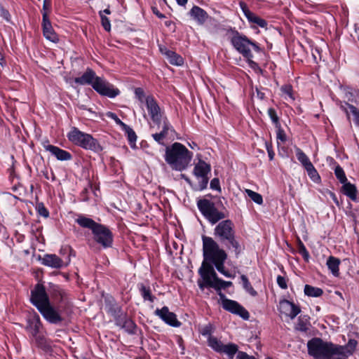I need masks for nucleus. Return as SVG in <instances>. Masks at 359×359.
Instances as JSON below:
<instances>
[{
	"mask_svg": "<svg viewBox=\"0 0 359 359\" xmlns=\"http://www.w3.org/2000/svg\"><path fill=\"white\" fill-rule=\"evenodd\" d=\"M201 333L203 336H208V337H210L211 336V333H212V326H211V325L209 324V325L205 326L202 329Z\"/></svg>",
	"mask_w": 359,
	"mask_h": 359,
	"instance_id": "nucleus-57",
	"label": "nucleus"
},
{
	"mask_svg": "<svg viewBox=\"0 0 359 359\" xmlns=\"http://www.w3.org/2000/svg\"><path fill=\"white\" fill-rule=\"evenodd\" d=\"M198 274L202 280H198V285L201 290L205 287H212L217 291H220L224 287V280L218 278L212 266L205 262H202L198 269Z\"/></svg>",
	"mask_w": 359,
	"mask_h": 359,
	"instance_id": "nucleus-7",
	"label": "nucleus"
},
{
	"mask_svg": "<svg viewBox=\"0 0 359 359\" xmlns=\"http://www.w3.org/2000/svg\"><path fill=\"white\" fill-rule=\"evenodd\" d=\"M278 310L281 314L293 320L301 312L300 307L294 303L287 299L279 302Z\"/></svg>",
	"mask_w": 359,
	"mask_h": 359,
	"instance_id": "nucleus-17",
	"label": "nucleus"
},
{
	"mask_svg": "<svg viewBox=\"0 0 359 359\" xmlns=\"http://www.w3.org/2000/svg\"><path fill=\"white\" fill-rule=\"evenodd\" d=\"M296 329L302 332H306L309 330V326L307 323L299 318L296 325Z\"/></svg>",
	"mask_w": 359,
	"mask_h": 359,
	"instance_id": "nucleus-52",
	"label": "nucleus"
},
{
	"mask_svg": "<svg viewBox=\"0 0 359 359\" xmlns=\"http://www.w3.org/2000/svg\"><path fill=\"white\" fill-rule=\"evenodd\" d=\"M97 77L95 72L92 69L88 68L82 76L74 79V82L81 86L90 85L93 87Z\"/></svg>",
	"mask_w": 359,
	"mask_h": 359,
	"instance_id": "nucleus-23",
	"label": "nucleus"
},
{
	"mask_svg": "<svg viewBox=\"0 0 359 359\" xmlns=\"http://www.w3.org/2000/svg\"><path fill=\"white\" fill-rule=\"evenodd\" d=\"M111 13V11L109 8H106L103 11H101L99 12V15L101 16V14L102 15H109Z\"/></svg>",
	"mask_w": 359,
	"mask_h": 359,
	"instance_id": "nucleus-63",
	"label": "nucleus"
},
{
	"mask_svg": "<svg viewBox=\"0 0 359 359\" xmlns=\"http://www.w3.org/2000/svg\"><path fill=\"white\" fill-rule=\"evenodd\" d=\"M33 338L35 339L38 346H42L44 344V338L43 336L39 334V333L36 335V337H33Z\"/></svg>",
	"mask_w": 359,
	"mask_h": 359,
	"instance_id": "nucleus-60",
	"label": "nucleus"
},
{
	"mask_svg": "<svg viewBox=\"0 0 359 359\" xmlns=\"http://www.w3.org/2000/svg\"><path fill=\"white\" fill-rule=\"evenodd\" d=\"M138 287L140 292V294L144 301H149L150 302H154L155 300V297L151 294V290L149 287H146L144 284L141 283L138 285Z\"/></svg>",
	"mask_w": 359,
	"mask_h": 359,
	"instance_id": "nucleus-31",
	"label": "nucleus"
},
{
	"mask_svg": "<svg viewBox=\"0 0 359 359\" xmlns=\"http://www.w3.org/2000/svg\"><path fill=\"white\" fill-rule=\"evenodd\" d=\"M75 221L81 227L91 230L95 242L103 248H109L112 246L114 235L107 226L97 223L83 215H79Z\"/></svg>",
	"mask_w": 359,
	"mask_h": 359,
	"instance_id": "nucleus-2",
	"label": "nucleus"
},
{
	"mask_svg": "<svg viewBox=\"0 0 359 359\" xmlns=\"http://www.w3.org/2000/svg\"><path fill=\"white\" fill-rule=\"evenodd\" d=\"M154 314L170 326L179 327L182 324L177 320L176 314L170 312L168 306H165L161 309H156Z\"/></svg>",
	"mask_w": 359,
	"mask_h": 359,
	"instance_id": "nucleus-15",
	"label": "nucleus"
},
{
	"mask_svg": "<svg viewBox=\"0 0 359 359\" xmlns=\"http://www.w3.org/2000/svg\"><path fill=\"white\" fill-rule=\"evenodd\" d=\"M41 264L53 269H60L65 266L64 261L55 254H46L42 259Z\"/></svg>",
	"mask_w": 359,
	"mask_h": 359,
	"instance_id": "nucleus-22",
	"label": "nucleus"
},
{
	"mask_svg": "<svg viewBox=\"0 0 359 359\" xmlns=\"http://www.w3.org/2000/svg\"><path fill=\"white\" fill-rule=\"evenodd\" d=\"M305 170L313 182L318 183L320 181V177L312 163L305 168Z\"/></svg>",
	"mask_w": 359,
	"mask_h": 359,
	"instance_id": "nucleus-36",
	"label": "nucleus"
},
{
	"mask_svg": "<svg viewBox=\"0 0 359 359\" xmlns=\"http://www.w3.org/2000/svg\"><path fill=\"white\" fill-rule=\"evenodd\" d=\"M239 4L245 17L250 23L255 24L262 28H264L267 26L266 21L250 11L245 3L241 1Z\"/></svg>",
	"mask_w": 359,
	"mask_h": 359,
	"instance_id": "nucleus-20",
	"label": "nucleus"
},
{
	"mask_svg": "<svg viewBox=\"0 0 359 359\" xmlns=\"http://www.w3.org/2000/svg\"><path fill=\"white\" fill-rule=\"evenodd\" d=\"M219 295L222 299V305L225 310L238 315L244 320H248L249 318V312L238 302L224 298V295L221 292H219Z\"/></svg>",
	"mask_w": 359,
	"mask_h": 359,
	"instance_id": "nucleus-14",
	"label": "nucleus"
},
{
	"mask_svg": "<svg viewBox=\"0 0 359 359\" xmlns=\"http://www.w3.org/2000/svg\"><path fill=\"white\" fill-rule=\"evenodd\" d=\"M121 328L124 329L130 334H134L136 329V325L130 318H128L127 320H125V323Z\"/></svg>",
	"mask_w": 359,
	"mask_h": 359,
	"instance_id": "nucleus-41",
	"label": "nucleus"
},
{
	"mask_svg": "<svg viewBox=\"0 0 359 359\" xmlns=\"http://www.w3.org/2000/svg\"><path fill=\"white\" fill-rule=\"evenodd\" d=\"M358 342L356 340L351 339L345 346L336 344L337 355L343 356L344 358H348L352 355L356 348Z\"/></svg>",
	"mask_w": 359,
	"mask_h": 359,
	"instance_id": "nucleus-21",
	"label": "nucleus"
},
{
	"mask_svg": "<svg viewBox=\"0 0 359 359\" xmlns=\"http://www.w3.org/2000/svg\"><path fill=\"white\" fill-rule=\"evenodd\" d=\"M334 174L337 180L342 184L347 181L344 169L340 165H337L334 169Z\"/></svg>",
	"mask_w": 359,
	"mask_h": 359,
	"instance_id": "nucleus-42",
	"label": "nucleus"
},
{
	"mask_svg": "<svg viewBox=\"0 0 359 359\" xmlns=\"http://www.w3.org/2000/svg\"><path fill=\"white\" fill-rule=\"evenodd\" d=\"M135 95L140 102L142 104L145 103L147 95H145L144 90L142 88H136L135 89Z\"/></svg>",
	"mask_w": 359,
	"mask_h": 359,
	"instance_id": "nucleus-46",
	"label": "nucleus"
},
{
	"mask_svg": "<svg viewBox=\"0 0 359 359\" xmlns=\"http://www.w3.org/2000/svg\"><path fill=\"white\" fill-rule=\"evenodd\" d=\"M276 128H277V133H276L277 140H280L283 143L285 142L287 140V136H286V134H285L284 130L281 128V125H280V126Z\"/></svg>",
	"mask_w": 359,
	"mask_h": 359,
	"instance_id": "nucleus-49",
	"label": "nucleus"
},
{
	"mask_svg": "<svg viewBox=\"0 0 359 359\" xmlns=\"http://www.w3.org/2000/svg\"><path fill=\"white\" fill-rule=\"evenodd\" d=\"M268 115L270 117L271 121L275 125L276 128H278L280 125V123L279 121V118L276 114V110L273 108H269L268 109Z\"/></svg>",
	"mask_w": 359,
	"mask_h": 359,
	"instance_id": "nucleus-43",
	"label": "nucleus"
},
{
	"mask_svg": "<svg viewBox=\"0 0 359 359\" xmlns=\"http://www.w3.org/2000/svg\"><path fill=\"white\" fill-rule=\"evenodd\" d=\"M281 91L288 95L292 100H294V97H292V86L290 85H285L281 87Z\"/></svg>",
	"mask_w": 359,
	"mask_h": 359,
	"instance_id": "nucleus-53",
	"label": "nucleus"
},
{
	"mask_svg": "<svg viewBox=\"0 0 359 359\" xmlns=\"http://www.w3.org/2000/svg\"><path fill=\"white\" fill-rule=\"evenodd\" d=\"M46 151H49L59 161H69L72 159V154L67 151L63 150L58 147L50 144L48 141L42 143Z\"/></svg>",
	"mask_w": 359,
	"mask_h": 359,
	"instance_id": "nucleus-19",
	"label": "nucleus"
},
{
	"mask_svg": "<svg viewBox=\"0 0 359 359\" xmlns=\"http://www.w3.org/2000/svg\"><path fill=\"white\" fill-rule=\"evenodd\" d=\"M41 327V323L39 317L36 318L29 320L26 326L27 331L32 335V337H36L39 333V329Z\"/></svg>",
	"mask_w": 359,
	"mask_h": 359,
	"instance_id": "nucleus-27",
	"label": "nucleus"
},
{
	"mask_svg": "<svg viewBox=\"0 0 359 359\" xmlns=\"http://www.w3.org/2000/svg\"><path fill=\"white\" fill-rule=\"evenodd\" d=\"M208 344L215 351L221 353L224 344L216 337L210 336L208 339Z\"/></svg>",
	"mask_w": 359,
	"mask_h": 359,
	"instance_id": "nucleus-35",
	"label": "nucleus"
},
{
	"mask_svg": "<svg viewBox=\"0 0 359 359\" xmlns=\"http://www.w3.org/2000/svg\"><path fill=\"white\" fill-rule=\"evenodd\" d=\"M165 55L171 65L180 66L184 63L183 58L174 51L165 49Z\"/></svg>",
	"mask_w": 359,
	"mask_h": 359,
	"instance_id": "nucleus-28",
	"label": "nucleus"
},
{
	"mask_svg": "<svg viewBox=\"0 0 359 359\" xmlns=\"http://www.w3.org/2000/svg\"><path fill=\"white\" fill-rule=\"evenodd\" d=\"M328 269L331 271L332 273L334 276H338L339 274V264H340V260L334 257L333 256H330L328 257L326 263Z\"/></svg>",
	"mask_w": 359,
	"mask_h": 359,
	"instance_id": "nucleus-29",
	"label": "nucleus"
},
{
	"mask_svg": "<svg viewBox=\"0 0 359 359\" xmlns=\"http://www.w3.org/2000/svg\"><path fill=\"white\" fill-rule=\"evenodd\" d=\"M245 193L255 203L262 205L263 203V198L261 194L250 189H245Z\"/></svg>",
	"mask_w": 359,
	"mask_h": 359,
	"instance_id": "nucleus-38",
	"label": "nucleus"
},
{
	"mask_svg": "<svg viewBox=\"0 0 359 359\" xmlns=\"http://www.w3.org/2000/svg\"><path fill=\"white\" fill-rule=\"evenodd\" d=\"M42 28L44 37L53 43L59 41L57 34L55 32L47 12L42 13Z\"/></svg>",
	"mask_w": 359,
	"mask_h": 359,
	"instance_id": "nucleus-18",
	"label": "nucleus"
},
{
	"mask_svg": "<svg viewBox=\"0 0 359 359\" xmlns=\"http://www.w3.org/2000/svg\"><path fill=\"white\" fill-rule=\"evenodd\" d=\"M154 13L156 14L159 18H164L165 15L162 13H161L157 9L153 10Z\"/></svg>",
	"mask_w": 359,
	"mask_h": 359,
	"instance_id": "nucleus-64",
	"label": "nucleus"
},
{
	"mask_svg": "<svg viewBox=\"0 0 359 359\" xmlns=\"http://www.w3.org/2000/svg\"><path fill=\"white\" fill-rule=\"evenodd\" d=\"M349 108L351 114L354 116V123L357 126H359V109L353 104H346Z\"/></svg>",
	"mask_w": 359,
	"mask_h": 359,
	"instance_id": "nucleus-45",
	"label": "nucleus"
},
{
	"mask_svg": "<svg viewBox=\"0 0 359 359\" xmlns=\"http://www.w3.org/2000/svg\"><path fill=\"white\" fill-rule=\"evenodd\" d=\"M169 130H173L172 126L168 118L164 117L162 130L160 133L152 134V137L158 144H163V140L168 136Z\"/></svg>",
	"mask_w": 359,
	"mask_h": 359,
	"instance_id": "nucleus-25",
	"label": "nucleus"
},
{
	"mask_svg": "<svg viewBox=\"0 0 359 359\" xmlns=\"http://www.w3.org/2000/svg\"><path fill=\"white\" fill-rule=\"evenodd\" d=\"M237 359H255L254 356L248 355L245 352L238 351L237 352Z\"/></svg>",
	"mask_w": 359,
	"mask_h": 359,
	"instance_id": "nucleus-58",
	"label": "nucleus"
},
{
	"mask_svg": "<svg viewBox=\"0 0 359 359\" xmlns=\"http://www.w3.org/2000/svg\"><path fill=\"white\" fill-rule=\"evenodd\" d=\"M295 153L298 161L301 163L304 168L312 163L309 157L301 149L296 148Z\"/></svg>",
	"mask_w": 359,
	"mask_h": 359,
	"instance_id": "nucleus-34",
	"label": "nucleus"
},
{
	"mask_svg": "<svg viewBox=\"0 0 359 359\" xmlns=\"http://www.w3.org/2000/svg\"><path fill=\"white\" fill-rule=\"evenodd\" d=\"M257 97L259 100H263L265 97V94L259 90L258 88H256Z\"/></svg>",
	"mask_w": 359,
	"mask_h": 359,
	"instance_id": "nucleus-62",
	"label": "nucleus"
},
{
	"mask_svg": "<svg viewBox=\"0 0 359 359\" xmlns=\"http://www.w3.org/2000/svg\"><path fill=\"white\" fill-rule=\"evenodd\" d=\"M224 262H225V261H222V262H219L214 265L215 266L216 269L219 273H221L222 275H224L225 277L232 278H234V276H235L234 275H233L229 271H228L225 269Z\"/></svg>",
	"mask_w": 359,
	"mask_h": 359,
	"instance_id": "nucleus-40",
	"label": "nucleus"
},
{
	"mask_svg": "<svg viewBox=\"0 0 359 359\" xmlns=\"http://www.w3.org/2000/svg\"><path fill=\"white\" fill-rule=\"evenodd\" d=\"M238 346L235 344L229 343L223 346L220 353H225L229 359H233L234 355L238 352Z\"/></svg>",
	"mask_w": 359,
	"mask_h": 359,
	"instance_id": "nucleus-32",
	"label": "nucleus"
},
{
	"mask_svg": "<svg viewBox=\"0 0 359 359\" xmlns=\"http://www.w3.org/2000/svg\"><path fill=\"white\" fill-rule=\"evenodd\" d=\"M308 353L316 359H332L337 355L336 344L315 337L307 343Z\"/></svg>",
	"mask_w": 359,
	"mask_h": 359,
	"instance_id": "nucleus-6",
	"label": "nucleus"
},
{
	"mask_svg": "<svg viewBox=\"0 0 359 359\" xmlns=\"http://www.w3.org/2000/svg\"><path fill=\"white\" fill-rule=\"evenodd\" d=\"M68 140L84 149L99 151L101 147L96 139L91 135L79 130L77 128L73 127L67 134Z\"/></svg>",
	"mask_w": 359,
	"mask_h": 359,
	"instance_id": "nucleus-8",
	"label": "nucleus"
},
{
	"mask_svg": "<svg viewBox=\"0 0 359 359\" xmlns=\"http://www.w3.org/2000/svg\"><path fill=\"white\" fill-rule=\"evenodd\" d=\"M100 17V19H101V24H102V26L103 27L104 29L107 32H110L111 31V23H110V20L109 19L106 17V15H102L101 14V16Z\"/></svg>",
	"mask_w": 359,
	"mask_h": 359,
	"instance_id": "nucleus-48",
	"label": "nucleus"
},
{
	"mask_svg": "<svg viewBox=\"0 0 359 359\" xmlns=\"http://www.w3.org/2000/svg\"><path fill=\"white\" fill-rule=\"evenodd\" d=\"M144 104L152 121L159 125L164 118L163 113L154 97L151 95H147Z\"/></svg>",
	"mask_w": 359,
	"mask_h": 359,
	"instance_id": "nucleus-13",
	"label": "nucleus"
},
{
	"mask_svg": "<svg viewBox=\"0 0 359 359\" xmlns=\"http://www.w3.org/2000/svg\"><path fill=\"white\" fill-rule=\"evenodd\" d=\"M47 291L51 297L56 301L62 302L66 299L67 292L58 285L48 283Z\"/></svg>",
	"mask_w": 359,
	"mask_h": 359,
	"instance_id": "nucleus-24",
	"label": "nucleus"
},
{
	"mask_svg": "<svg viewBox=\"0 0 359 359\" xmlns=\"http://www.w3.org/2000/svg\"><path fill=\"white\" fill-rule=\"evenodd\" d=\"M92 88L100 95L110 98H114L120 94V90L104 77L97 76Z\"/></svg>",
	"mask_w": 359,
	"mask_h": 359,
	"instance_id": "nucleus-11",
	"label": "nucleus"
},
{
	"mask_svg": "<svg viewBox=\"0 0 359 359\" xmlns=\"http://www.w3.org/2000/svg\"><path fill=\"white\" fill-rule=\"evenodd\" d=\"M304 294L309 297H318L323 294V291L320 287H313L309 285L304 286Z\"/></svg>",
	"mask_w": 359,
	"mask_h": 359,
	"instance_id": "nucleus-33",
	"label": "nucleus"
},
{
	"mask_svg": "<svg viewBox=\"0 0 359 359\" xmlns=\"http://www.w3.org/2000/svg\"><path fill=\"white\" fill-rule=\"evenodd\" d=\"M230 42L233 47L246 59L250 67L255 68L257 66V64L252 60V50L259 52L261 49L258 44L250 41L246 36L240 34L237 31L233 33Z\"/></svg>",
	"mask_w": 359,
	"mask_h": 359,
	"instance_id": "nucleus-4",
	"label": "nucleus"
},
{
	"mask_svg": "<svg viewBox=\"0 0 359 359\" xmlns=\"http://www.w3.org/2000/svg\"><path fill=\"white\" fill-rule=\"evenodd\" d=\"M77 106L80 109L86 110L93 114H95V112L92 109L88 108L85 104H78Z\"/></svg>",
	"mask_w": 359,
	"mask_h": 359,
	"instance_id": "nucleus-61",
	"label": "nucleus"
},
{
	"mask_svg": "<svg viewBox=\"0 0 359 359\" xmlns=\"http://www.w3.org/2000/svg\"><path fill=\"white\" fill-rule=\"evenodd\" d=\"M197 207L201 214L211 224H215L226 217L225 213L219 211L213 202L206 198L198 200Z\"/></svg>",
	"mask_w": 359,
	"mask_h": 359,
	"instance_id": "nucleus-9",
	"label": "nucleus"
},
{
	"mask_svg": "<svg viewBox=\"0 0 359 359\" xmlns=\"http://www.w3.org/2000/svg\"><path fill=\"white\" fill-rule=\"evenodd\" d=\"M210 189H212L217 190L219 191H221L219 180L218 178H213L210 181Z\"/></svg>",
	"mask_w": 359,
	"mask_h": 359,
	"instance_id": "nucleus-55",
	"label": "nucleus"
},
{
	"mask_svg": "<svg viewBox=\"0 0 359 359\" xmlns=\"http://www.w3.org/2000/svg\"><path fill=\"white\" fill-rule=\"evenodd\" d=\"M128 317L126 313H121L115 318V323L117 326L121 327L125 323V320H127Z\"/></svg>",
	"mask_w": 359,
	"mask_h": 359,
	"instance_id": "nucleus-50",
	"label": "nucleus"
},
{
	"mask_svg": "<svg viewBox=\"0 0 359 359\" xmlns=\"http://www.w3.org/2000/svg\"><path fill=\"white\" fill-rule=\"evenodd\" d=\"M343 184V191L344 194L349 197L351 200L355 201L356 199L357 189L354 184L346 181Z\"/></svg>",
	"mask_w": 359,
	"mask_h": 359,
	"instance_id": "nucleus-30",
	"label": "nucleus"
},
{
	"mask_svg": "<svg viewBox=\"0 0 359 359\" xmlns=\"http://www.w3.org/2000/svg\"><path fill=\"white\" fill-rule=\"evenodd\" d=\"M42 316L51 324H59L63 320L60 311L51 303L39 310Z\"/></svg>",
	"mask_w": 359,
	"mask_h": 359,
	"instance_id": "nucleus-16",
	"label": "nucleus"
},
{
	"mask_svg": "<svg viewBox=\"0 0 359 359\" xmlns=\"http://www.w3.org/2000/svg\"><path fill=\"white\" fill-rule=\"evenodd\" d=\"M30 301L38 311L50 303L46 288L42 284L37 283L31 291Z\"/></svg>",
	"mask_w": 359,
	"mask_h": 359,
	"instance_id": "nucleus-12",
	"label": "nucleus"
},
{
	"mask_svg": "<svg viewBox=\"0 0 359 359\" xmlns=\"http://www.w3.org/2000/svg\"><path fill=\"white\" fill-rule=\"evenodd\" d=\"M192 158L193 153L180 142H175L165 148V161L172 170H184Z\"/></svg>",
	"mask_w": 359,
	"mask_h": 359,
	"instance_id": "nucleus-3",
	"label": "nucleus"
},
{
	"mask_svg": "<svg viewBox=\"0 0 359 359\" xmlns=\"http://www.w3.org/2000/svg\"><path fill=\"white\" fill-rule=\"evenodd\" d=\"M211 166L210 164L205 162L203 160L200 159L195 165L193 174L198 180L197 190L203 191L208 187L209 182L208 175L210 173Z\"/></svg>",
	"mask_w": 359,
	"mask_h": 359,
	"instance_id": "nucleus-10",
	"label": "nucleus"
},
{
	"mask_svg": "<svg viewBox=\"0 0 359 359\" xmlns=\"http://www.w3.org/2000/svg\"><path fill=\"white\" fill-rule=\"evenodd\" d=\"M36 209L39 215L45 218H48L49 217V212L43 203H37Z\"/></svg>",
	"mask_w": 359,
	"mask_h": 359,
	"instance_id": "nucleus-44",
	"label": "nucleus"
},
{
	"mask_svg": "<svg viewBox=\"0 0 359 359\" xmlns=\"http://www.w3.org/2000/svg\"><path fill=\"white\" fill-rule=\"evenodd\" d=\"M203 262L211 265L215 264L222 261H226L227 253L221 248L219 244L211 237L203 236Z\"/></svg>",
	"mask_w": 359,
	"mask_h": 359,
	"instance_id": "nucleus-5",
	"label": "nucleus"
},
{
	"mask_svg": "<svg viewBox=\"0 0 359 359\" xmlns=\"http://www.w3.org/2000/svg\"><path fill=\"white\" fill-rule=\"evenodd\" d=\"M266 150L268 152L269 158L271 161L273 159V157L275 155V154L272 149V147H271V145L269 144L268 143H266Z\"/></svg>",
	"mask_w": 359,
	"mask_h": 359,
	"instance_id": "nucleus-59",
	"label": "nucleus"
},
{
	"mask_svg": "<svg viewBox=\"0 0 359 359\" xmlns=\"http://www.w3.org/2000/svg\"><path fill=\"white\" fill-rule=\"evenodd\" d=\"M190 15L199 24H204L208 18V13L199 6H194L189 11Z\"/></svg>",
	"mask_w": 359,
	"mask_h": 359,
	"instance_id": "nucleus-26",
	"label": "nucleus"
},
{
	"mask_svg": "<svg viewBox=\"0 0 359 359\" xmlns=\"http://www.w3.org/2000/svg\"><path fill=\"white\" fill-rule=\"evenodd\" d=\"M214 236L229 250H233L236 257H238L244 250V245L236 237L234 224L230 219L219 222L214 229Z\"/></svg>",
	"mask_w": 359,
	"mask_h": 359,
	"instance_id": "nucleus-1",
	"label": "nucleus"
},
{
	"mask_svg": "<svg viewBox=\"0 0 359 359\" xmlns=\"http://www.w3.org/2000/svg\"><path fill=\"white\" fill-rule=\"evenodd\" d=\"M297 250L298 252L303 257L304 259L308 262L310 257L309 252L306 250L303 242L299 238H298L297 241Z\"/></svg>",
	"mask_w": 359,
	"mask_h": 359,
	"instance_id": "nucleus-39",
	"label": "nucleus"
},
{
	"mask_svg": "<svg viewBox=\"0 0 359 359\" xmlns=\"http://www.w3.org/2000/svg\"><path fill=\"white\" fill-rule=\"evenodd\" d=\"M241 279L243 283V286L244 289L252 296L255 297L257 294V292L254 288L252 287L248 278L245 275H242L241 276Z\"/></svg>",
	"mask_w": 359,
	"mask_h": 359,
	"instance_id": "nucleus-37",
	"label": "nucleus"
},
{
	"mask_svg": "<svg viewBox=\"0 0 359 359\" xmlns=\"http://www.w3.org/2000/svg\"><path fill=\"white\" fill-rule=\"evenodd\" d=\"M128 137L130 143H135L137 140V135L131 128H128Z\"/></svg>",
	"mask_w": 359,
	"mask_h": 359,
	"instance_id": "nucleus-56",
	"label": "nucleus"
},
{
	"mask_svg": "<svg viewBox=\"0 0 359 359\" xmlns=\"http://www.w3.org/2000/svg\"><path fill=\"white\" fill-rule=\"evenodd\" d=\"M106 116L107 117L114 120L115 121V123L118 125V126H121L123 128H126L127 127V125L125 124L118 116L117 115L114 113V112H111V111H108L106 113Z\"/></svg>",
	"mask_w": 359,
	"mask_h": 359,
	"instance_id": "nucleus-47",
	"label": "nucleus"
},
{
	"mask_svg": "<svg viewBox=\"0 0 359 359\" xmlns=\"http://www.w3.org/2000/svg\"><path fill=\"white\" fill-rule=\"evenodd\" d=\"M0 16L6 22H11V16L7 9L0 6Z\"/></svg>",
	"mask_w": 359,
	"mask_h": 359,
	"instance_id": "nucleus-51",
	"label": "nucleus"
},
{
	"mask_svg": "<svg viewBox=\"0 0 359 359\" xmlns=\"http://www.w3.org/2000/svg\"><path fill=\"white\" fill-rule=\"evenodd\" d=\"M277 284L282 289L285 290L287 288V280L283 276H278L277 277Z\"/></svg>",
	"mask_w": 359,
	"mask_h": 359,
	"instance_id": "nucleus-54",
	"label": "nucleus"
}]
</instances>
